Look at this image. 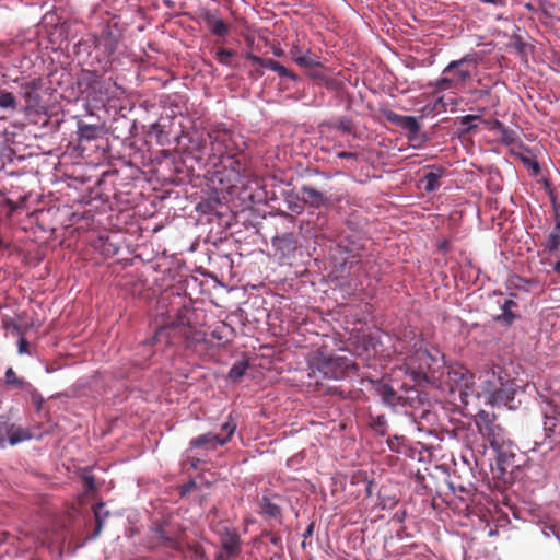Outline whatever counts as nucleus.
Instances as JSON below:
<instances>
[{
    "mask_svg": "<svg viewBox=\"0 0 560 560\" xmlns=\"http://www.w3.org/2000/svg\"><path fill=\"white\" fill-rule=\"evenodd\" d=\"M369 418L370 427L380 435L385 436L387 434V420L385 416L370 413Z\"/></svg>",
    "mask_w": 560,
    "mask_h": 560,
    "instance_id": "24",
    "label": "nucleus"
},
{
    "mask_svg": "<svg viewBox=\"0 0 560 560\" xmlns=\"http://www.w3.org/2000/svg\"><path fill=\"white\" fill-rule=\"evenodd\" d=\"M282 497L277 493L266 492L258 500L259 514L268 520H278L282 516Z\"/></svg>",
    "mask_w": 560,
    "mask_h": 560,
    "instance_id": "12",
    "label": "nucleus"
},
{
    "mask_svg": "<svg viewBox=\"0 0 560 560\" xmlns=\"http://www.w3.org/2000/svg\"><path fill=\"white\" fill-rule=\"evenodd\" d=\"M424 188L427 191H433L439 187V175L435 173H428L424 178Z\"/></svg>",
    "mask_w": 560,
    "mask_h": 560,
    "instance_id": "33",
    "label": "nucleus"
},
{
    "mask_svg": "<svg viewBox=\"0 0 560 560\" xmlns=\"http://www.w3.org/2000/svg\"><path fill=\"white\" fill-rule=\"evenodd\" d=\"M150 541L152 547H165L174 550H178L180 547L178 537L170 535L163 524H156L152 527Z\"/></svg>",
    "mask_w": 560,
    "mask_h": 560,
    "instance_id": "14",
    "label": "nucleus"
},
{
    "mask_svg": "<svg viewBox=\"0 0 560 560\" xmlns=\"http://www.w3.org/2000/svg\"><path fill=\"white\" fill-rule=\"evenodd\" d=\"M354 364L347 357H334L319 352L315 358L312 371L320 373L325 378H342Z\"/></svg>",
    "mask_w": 560,
    "mask_h": 560,
    "instance_id": "7",
    "label": "nucleus"
},
{
    "mask_svg": "<svg viewBox=\"0 0 560 560\" xmlns=\"http://www.w3.org/2000/svg\"><path fill=\"white\" fill-rule=\"evenodd\" d=\"M479 58L476 54H467L458 60L451 61L443 70L442 77L436 81L435 86L441 90H450L465 85L472 78V71L477 68Z\"/></svg>",
    "mask_w": 560,
    "mask_h": 560,
    "instance_id": "3",
    "label": "nucleus"
},
{
    "mask_svg": "<svg viewBox=\"0 0 560 560\" xmlns=\"http://www.w3.org/2000/svg\"><path fill=\"white\" fill-rule=\"evenodd\" d=\"M304 194L307 196V198L312 199L313 201L320 202L323 201V194L317 191L314 188L311 187H304L303 188Z\"/></svg>",
    "mask_w": 560,
    "mask_h": 560,
    "instance_id": "35",
    "label": "nucleus"
},
{
    "mask_svg": "<svg viewBox=\"0 0 560 560\" xmlns=\"http://www.w3.org/2000/svg\"><path fill=\"white\" fill-rule=\"evenodd\" d=\"M30 343L25 339L24 336H20L19 342H18V352L19 354H28L30 353Z\"/></svg>",
    "mask_w": 560,
    "mask_h": 560,
    "instance_id": "38",
    "label": "nucleus"
},
{
    "mask_svg": "<svg viewBox=\"0 0 560 560\" xmlns=\"http://www.w3.org/2000/svg\"><path fill=\"white\" fill-rule=\"evenodd\" d=\"M553 269L560 275V260L555 262Z\"/></svg>",
    "mask_w": 560,
    "mask_h": 560,
    "instance_id": "47",
    "label": "nucleus"
},
{
    "mask_svg": "<svg viewBox=\"0 0 560 560\" xmlns=\"http://www.w3.org/2000/svg\"><path fill=\"white\" fill-rule=\"evenodd\" d=\"M2 323H3V327L7 330H9L13 334H16L19 336H24L28 329L27 326H22V325L18 324L12 318H3Z\"/></svg>",
    "mask_w": 560,
    "mask_h": 560,
    "instance_id": "28",
    "label": "nucleus"
},
{
    "mask_svg": "<svg viewBox=\"0 0 560 560\" xmlns=\"http://www.w3.org/2000/svg\"><path fill=\"white\" fill-rule=\"evenodd\" d=\"M399 126L415 133L420 128L418 120L413 116H402Z\"/></svg>",
    "mask_w": 560,
    "mask_h": 560,
    "instance_id": "32",
    "label": "nucleus"
},
{
    "mask_svg": "<svg viewBox=\"0 0 560 560\" xmlns=\"http://www.w3.org/2000/svg\"><path fill=\"white\" fill-rule=\"evenodd\" d=\"M212 155L220 161L226 155H235L233 152L232 136L228 131H217L211 136Z\"/></svg>",
    "mask_w": 560,
    "mask_h": 560,
    "instance_id": "13",
    "label": "nucleus"
},
{
    "mask_svg": "<svg viewBox=\"0 0 560 560\" xmlns=\"http://www.w3.org/2000/svg\"><path fill=\"white\" fill-rule=\"evenodd\" d=\"M105 250H106V254H110V253L115 254L117 249L116 248H113V249L106 248Z\"/></svg>",
    "mask_w": 560,
    "mask_h": 560,
    "instance_id": "50",
    "label": "nucleus"
},
{
    "mask_svg": "<svg viewBox=\"0 0 560 560\" xmlns=\"http://www.w3.org/2000/svg\"><path fill=\"white\" fill-rule=\"evenodd\" d=\"M440 250L448 252L451 249V243L447 240H444L438 244Z\"/></svg>",
    "mask_w": 560,
    "mask_h": 560,
    "instance_id": "43",
    "label": "nucleus"
},
{
    "mask_svg": "<svg viewBox=\"0 0 560 560\" xmlns=\"http://www.w3.org/2000/svg\"><path fill=\"white\" fill-rule=\"evenodd\" d=\"M101 128L96 125L78 122V135L80 140L91 141L100 136Z\"/></svg>",
    "mask_w": 560,
    "mask_h": 560,
    "instance_id": "22",
    "label": "nucleus"
},
{
    "mask_svg": "<svg viewBox=\"0 0 560 560\" xmlns=\"http://www.w3.org/2000/svg\"><path fill=\"white\" fill-rule=\"evenodd\" d=\"M501 141L506 145L515 144L518 140L517 132L513 129H509L504 127L501 131H499Z\"/></svg>",
    "mask_w": 560,
    "mask_h": 560,
    "instance_id": "31",
    "label": "nucleus"
},
{
    "mask_svg": "<svg viewBox=\"0 0 560 560\" xmlns=\"http://www.w3.org/2000/svg\"><path fill=\"white\" fill-rule=\"evenodd\" d=\"M511 446V443L509 442L508 445L503 448L495 450L498 453L497 464L499 468L503 471H505L509 467L514 466V457L515 455L506 450Z\"/></svg>",
    "mask_w": 560,
    "mask_h": 560,
    "instance_id": "21",
    "label": "nucleus"
},
{
    "mask_svg": "<svg viewBox=\"0 0 560 560\" xmlns=\"http://www.w3.org/2000/svg\"><path fill=\"white\" fill-rule=\"evenodd\" d=\"M195 552H196V555H199L200 557L205 556L203 551L201 550V548L199 546L195 547Z\"/></svg>",
    "mask_w": 560,
    "mask_h": 560,
    "instance_id": "46",
    "label": "nucleus"
},
{
    "mask_svg": "<svg viewBox=\"0 0 560 560\" xmlns=\"http://www.w3.org/2000/svg\"><path fill=\"white\" fill-rule=\"evenodd\" d=\"M479 388H475V397H485L486 402L513 408L515 383L500 365L483 369L479 374Z\"/></svg>",
    "mask_w": 560,
    "mask_h": 560,
    "instance_id": "2",
    "label": "nucleus"
},
{
    "mask_svg": "<svg viewBox=\"0 0 560 560\" xmlns=\"http://www.w3.org/2000/svg\"><path fill=\"white\" fill-rule=\"evenodd\" d=\"M259 287H260V285L252 284V288H253V289H257V288H259Z\"/></svg>",
    "mask_w": 560,
    "mask_h": 560,
    "instance_id": "53",
    "label": "nucleus"
},
{
    "mask_svg": "<svg viewBox=\"0 0 560 560\" xmlns=\"http://www.w3.org/2000/svg\"><path fill=\"white\" fill-rule=\"evenodd\" d=\"M248 368V363L246 361H240L233 364L229 372V377L233 382H238L245 374Z\"/></svg>",
    "mask_w": 560,
    "mask_h": 560,
    "instance_id": "26",
    "label": "nucleus"
},
{
    "mask_svg": "<svg viewBox=\"0 0 560 560\" xmlns=\"http://www.w3.org/2000/svg\"><path fill=\"white\" fill-rule=\"evenodd\" d=\"M481 122L487 125L490 130H495L498 132L501 131L504 128L503 124L500 120H497V119H494L492 121H487V120H482L481 119Z\"/></svg>",
    "mask_w": 560,
    "mask_h": 560,
    "instance_id": "40",
    "label": "nucleus"
},
{
    "mask_svg": "<svg viewBox=\"0 0 560 560\" xmlns=\"http://www.w3.org/2000/svg\"><path fill=\"white\" fill-rule=\"evenodd\" d=\"M481 121V117L478 115H466L460 118V126L463 132H469L471 129L477 127V122Z\"/></svg>",
    "mask_w": 560,
    "mask_h": 560,
    "instance_id": "29",
    "label": "nucleus"
},
{
    "mask_svg": "<svg viewBox=\"0 0 560 560\" xmlns=\"http://www.w3.org/2000/svg\"><path fill=\"white\" fill-rule=\"evenodd\" d=\"M290 55L293 61L301 67L316 68L320 66L317 56L313 54L310 49L302 51V49L299 46L294 45L290 49Z\"/></svg>",
    "mask_w": 560,
    "mask_h": 560,
    "instance_id": "15",
    "label": "nucleus"
},
{
    "mask_svg": "<svg viewBox=\"0 0 560 560\" xmlns=\"http://www.w3.org/2000/svg\"><path fill=\"white\" fill-rule=\"evenodd\" d=\"M422 404V398L416 389H411L407 392V396H402V400L400 405H410L415 406V402Z\"/></svg>",
    "mask_w": 560,
    "mask_h": 560,
    "instance_id": "34",
    "label": "nucleus"
},
{
    "mask_svg": "<svg viewBox=\"0 0 560 560\" xmlns=\"http://www.w3.org/2000/svg\"><path fill=\"white\" fill-rule=\"evenodd\" d=\"M475 423L478 432L493 450H500L508 445L506 431L498 423L495 415L481 410L477 413Z\"/></svg>",
    "mask_w": 560,
    "mask_h": 560,
    "instance_id": "6",
    "label": "nucleus"
},
{
    "mask_svg": "<svg viewBox=\"0 0 560 560\" xmlns=\"http://www.w3.org/2000/svg\"><path fill=\"white\" fill-rule=\"evenodd\" d=\"M475 376L462 364H454L447 368L446 382L450 385L452 394L458 393V397L464 405H468L475 397Z\"/></svg>",
    "mask_w": 560,
    "mask_h": 560,
    "instance_id": "5",
    "label": "nucleus"
},
{
    "mask_svg": "<svg viewBox=\"0 0 560 560\" xmlns=\"http://www.w3.org/2000/svg\"><path fill=\"white\" fill-rule=\"evenodd\" d=\"M406 368L415 382L434 384L439 381L440 375L434 365L438 359L434 358L427 349H418L406 359Z\"/></svg>",
    "mask_w": 560,
    "mask_h": 560,
    "instance_id": "4",
    "label": "nucleus"
},
{
    "mask_svg": "<svg viewBox=\"0 0 560 560\" xmlns=\"http://www.w3.org/2000/svg\"><path fill=\"white\" fill-rule=\"evenodd\" d=\"M203 20L212 34L217 36H225L229 33L228 24L218 15L211 12H206L203 15Z\"/></svg>",
    "mask_w": 560,
    "mask_h": 560,
    "instance_id": "19",
    "label": "nucleus"
},
{
    "mask_svg": "<svg viewBox=\"0 0 560 560\" xmlns=\"http://www.w3.org/2000/svg\"><path fill=\"white\" fill-rule=\"evenodd\" d=\"M498 303L501 304V313L498 314L494 317V319L497 322H503L506 325L512 324L513 320L516 318V315L514 313V310L517 308L516 302H514L512 299L504 296L503 294H500Z\"/></svg>",
    "mask_w": 560,
    "mask_h": 560,
    "instance_id": "16",
    "label": "nucleus"
},
{
    "mask_svg": "<svg viewBox=\"0 0 560 560\" xmlns=\"http://www.w3.org/2000/svg\"><path fill=\"white\" fill-rule=\"evenodd\" d=\"M273 54L278 57L282 56L283 55V51L281 49H275L273 50Z\"/></svg>",
    "mask_w": 560,
    "mask_h": 560,
    "instance_id": "48",
    "label": "nucleus"
},
{
    "mask_svg": "<svg viewBox=\"0 0 560 560\" xmlns=\"http://www.w3.org/2000/svg\"><path fill=\"white\" fill-rule=\"evenodd\" d=\"M276 72L282 78H289L292 80H295V78H296L289 69H287L285 67H283L280 63L276 70Z\"/></svg>",
    "mask_w": 560,
    "mask_h": 560,
    "instance_id": "42",
    "label": "nucleus"
},
{
    "mask_svg": "<svg viewBox=\"0 0 560 560\" xmlns=\"http://www.w3.org/2000/svg\"><path fill=\"white\" fill-rule=\"evenodd\" d=\"M376 392L381 397L382 401L389 407L400 405L402 400V396L398 395L393 388V386H390L389 384L378 383Z\"/></svg>",
    "mask_w": 560,
    "mask_h": 560,
    "instance_id": "18",
    "label": "nucleus"
},
{
    "mask_svg": "<svg viewBox=\"0 0 560 560\" xmlns=\"http://www.w3.org/2000/svg\"><path fill=\"white\" fill-rule=\"evenodd\" d=\"M236 430V424L232 421L225 422L221 431L222 433L208 432L200 434L190 441L191 448H203L207 451L215 450L218 446L226 444Z\"/></svg>",
    "mask_w": 560,
    "mask_h": 560,
    "instance_id": "9",
    "label": "nucleus"
},
{
    "mask_svg": "<svg viewBox=\"0 0 560 560\" xmlns=\"http://www.w3.org/2000/svg\"><path fill=\"white\" fill-rule=\"evenodd\" d=\"M83 482L86 491H95L97 489L95 477L91 474L83 475Z\"/></svg>",
    "mask_w": 560,
    "mask_h": 560,
    "instance_id": "36",
    "label": "nucleus"
},
{
    "mask_svg": "<svg viewBox=\"0 0 560 560\" xmlns=\"http://www.w3.org/2000/svg\"><path fill=\"white\" fill-rule=\"evenodd\" d=\"M338 156L342 158V159H354V158H357V154L352 153V152L342 151V152L338 153Z\"/></svg>",
    "mask_w": 560,
    "mask_h": 560,
    "instance_id": "45",
    "label": "nucleus"
},
{
    "mask_svg": "<svg viewBox=\"0 0 560 560\" xmlns=\"http://www.w3.org/2000/svg\"><path fill=\"white\" fill-rule=\"evenodd\" d=\"M560 245V219L557 220L553 231L546 241V248L549 252L556 250Z\"/></svg>",
    "mask_w": 560,
    "mask_h": 560,
    "instance_id": "25",
    "label": "nucleus"
},
{
    "mask_svg": "<svg viewBox=\"0 0 560 560\" xmlns=\"http://www.w3.org/2000/svg\"><path fill=\"white\" fill-rule=\"evenodd\" d=\"M15 96L5 90L0 89V107L1 108H15Z\"/></svg>",
    "mask_w": 560,
    "mask_h": 560,
    "instance_id": "30",
    "label": "nucleus"
},
{
    "mask_svg": "<svg viewBox=\"0 0 560 560\" xmlns=\"http://www.w3.org/2000/svg\"><path fill=\"white\" fill-rule=\"evenodd\" d=\"M271 541H272L273 544H277L278 538H276V537H275V538H272V539H271Z\"/></svg>",
    "mask_w": 560,
    "mask_h": 560,
    "instance_id": "52",
    "label": "nucleus"
},
{
    "mask_svg": "<svg viewBox=\"0 0 560 560\" xmlns=\"http://www.w3.org/2000/svg\"><path fill=\"white\" fill-rule=\"evenodd\" d=\"M93 513L96 522L93 536L96 537L102 532L104 521L109 515V511L106 510L105 503L98 502L93 506Z\"/></svg>",
    "mask_w": 560,
    "mask_h": 560,
    "instance_id": "23",
    "label": "nucleus"
},
{
    "mask_svg": "<svg viewBox=\"0 0 560 560\" xmlns=\"http://www.w3.org/2000/svg\"><path fill=\"white\" fill-rule=\"evenodd\" d=\"M32 439L28 429L22 428L11 423L5 416L0 417V446L4 447L7 444L16 445L21 442Z\"/></svg>",
    "mask_w": 560,
    "mask_h": 560,
    "instance_id": "11",
    "label": "nucleus"
},
{
    "mask_svg": "<svg viewBox=\"0 0 560 560\" xmlns=\"http://www.w3.org/2000/svg\"><path fill=\"white\" fill-rule=\"evenodd\" d=\"M119 36L110 28H106L96 39V46L102 48L107 56H112L118 46Z\"/></svg>",
    "mask_w": 560,
    "mask_h": 560,
    "instance_id": "17",
    "label": "nucleus"
},
{
    "mask_svg": "<svg viewBox=\"0 0 560 560\" xmlns=\"http://www.w3.org/2000/svg\"><path fill=\"white\" fill-rule=\"evenodd\" d=\"M312 528H313V526L311 525V526L306 529V534H311V533H312Z\"/></svg>",
    "mask_w": 560,
    "mask_h": 560,
    "instance_id": "51",
    "label": "nucleus"
},
{
    "mask_svg": "<svg viewBox=\"0 0 560 560\" xmlns=\"http://www.w3.org/2000/svg\"><path fill=\"white\" fill-rule=\"evenodd\" d=\"M212 336H213L214 338L219 339V340H221V339H222V337L219 335V332H218L217 330H213V331H212Z\"/></svg>",
    "mask_w": 560,
    "mask_h": 560,
    "instance_id": "49",
    "label": "nucleus"
},
{
    "mask_svg": "<svg viewBox=\"0 0 560 560\" xmlns=\"http://www.w3.org/2000/svg\"><path fill=\"white\" fill-rule=\"evenodd\" d=\"M220 164L223 168L219 172V174H221L220 183L224 184L228 190L243 183L246 165L241 159L236 158V155H226L220 161Z\"/></svg>",
    "mask_w": 560,
    "mask_h": 560,
    "instance_id": "8",
    "label": "nucleus"
},
{
    "mask_svg": "<svg viewBox=\"0 0 560 560\" xmlns=\"http://www.w3.org/2000/svg\"><path fill=\"white\" fill-rule=\"evenodd\" d=\"M247 59L250 60L253 63L268 68L275 72L279 66V62L273 59H264V58L253 55V54H248Z\"/></svg>",
    "mask_w": 560,
    "mask_h": 560,
    "instance_id": "27",
    "label": "nucleus"
},
{
    "mask_svg": "<svg viewBox=\"0 0 560 560\" xmlns=\"http://www.w3.org/2000/svg\"><path fill=\"white\" fill-rule=\"evenodd\" d=\"M479 1L482 3L494 4L498 7H503V5H505V2H506V0H479Z\"/></svg>",
    "mask_w": 560,
    "mask_h": 560,
    "instance_id": "44",
    "label": "nucleus"
},
{
    "mask_svg": "<svg viewBox=\"0 0 560 560\" xmlns=\"http://www.w3.org/2000/svg\"><path fill=\"white\" fill-rule=\"evenodd\" d=\"M4 383L9 388L25 389L30 385L27 381L16 375L12 368H9L4 374Z\"/></svg>",
    "mask_w": 560,
    "mask_h": 560,
    "instance_id": "20",
    "label": "nucleus"
},
{
    "mask_svg": "<svg viewBox=\"0 0 560 560\" xmlns=\"http://www.w3.org/2000/svg\"><path fill=\"white\" fill-rule=\"evenodd\" d=\"M384 116H385V118H386L388 121H390V122H393V124H396V125H398V126H399V124H400V121H401V118H402V116H400V115H398V114H396V113H394V112H392V110H385V112H384Z\"/></svg>",
    "mask_w": 560,
    "mask_h": 560,
    "instance_id": "39",
    "label": "nucleus"
},
{
    "mask_svg": "<svg viewBox=\"0 0 560 560\" xmlns=\"http://www.w3.org/2000/svg\"><path fill=\"white\" fill-rule=\"evenodd\" d=\"M182 285H171L166 288L160 295L158 303L161 308H166L168 318L175 312V318L165 322L160 326L151 339L153 343L163 342L165 346L175 345L182 340L189 346L194 342H200L205 338V334L200 330V315L202 312L191 308L184 303Z\"/></svg>",
    "mask_w": 560,
    "mask_h": 560,
    "instance_id": "1",
    "label": "nucleus"
},
{
    "mask_svg": "<svg viewBox=\"0 0 560 560\" xmlns=\"http://www.w3.org/2000/svg\"><path fill=\"white\" fill-rule=\"evenodd\" d=\"M555 421H556L555 418L546 417L545 431H546L547 436H550L555 432V427H556Z\"/></svg>",
    "mask_w": 560,
    "mask_h": 560,
    "instance_id": "41",
    "label": "nucleus"
},
{
    "mask_svg": "<svg viewBox=\"0 0 560 560\" xmlns=\"http://www.w3.org/2000/svg\"><path fill=\"white\" fill-rule=\"evenodd\" d=\"M221 544V551L217 560H230L241 553V537L235 528L222 526L218 530Z\"/></svg>",
    "mask_w": 560,
    "mask_h": 560,
    "instance_id": "10",
    "label": "nucleus"
},
{
    "mask_svg": "<svg viewBox=\"0 0 560 560\" xmlns=\"http://www.w3.org/2000/svg\"><path fill=\"white\" fill-rule=\"evenodd\" d=\"M232 56H233V51L229 50V49H220L217 52V58H218L219 62H221L223 65H228L229 63V59Z\"/></svg>",
    "mask_w": 560,
    "mask_h": 560,
    "instance_id": "37",
    "label": "nucleus"
}]
</instances>
